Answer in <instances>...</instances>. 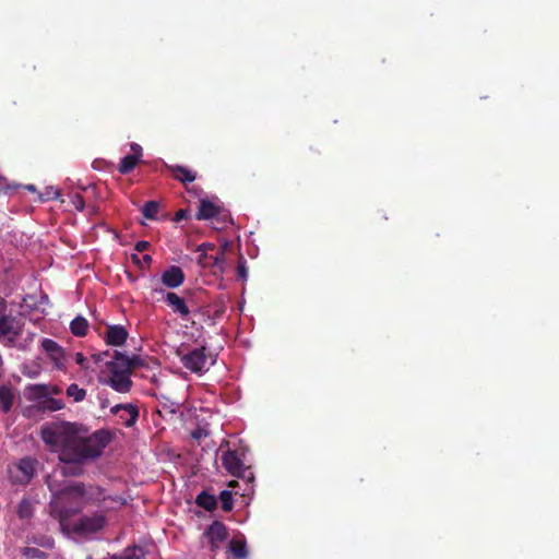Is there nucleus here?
Here are the masks:
<instances>
[{"label": "nucleus", "instance_id": "nucleus-44", "mask_svg": "<svg viewBox=\"0 0 559 559\" xmlns=\"http://www.w3.org/2000/svg\"><path fill=\"white\" fill-rule=\"evenodd\" d=\"M237 274L240 278L246 280L247 278V269L245 266V262H240L237 267Z\"/></svg>", "mask_w": 559, "mask_h": 559}, {"label": "nucleus", "instance_id": "nucleus-43", "mask_svg": "<svg viewBox=\"0 0 559 559\" xmlns=\"http://www.w3.org/2000/svg\"><path fill=\"white\" fill-rule=\"evenodd\" d=\"M150 242L148 241H145V240H140L135 243L134 246V249L138 251V252H144L146 251L148 248H150Z\"/></svg>", "mask_w": 559, "mask_h": 559}, {"label": "nucleus", "instance_id": "nucleus-42", "mask_svg": "<svg viewBox=\"0 0 559 559\" xmlns=\"http://www.w3.org/2000/svg\"><path fill=\"white\" fill-rule=\"evenodd\" d=\"M189 215V211L186 210V209H180L179 211L176 212L175 216H174V221L175 222H180L185 218H187Z\"/></svg>", "mask_w": 559, "mask_h": 559}, {"label": "nucleus", "instance_id": "nucleus-25", "mask_svg": "<svg viewBox=\"0 0 559 559\" xmlns=\"http://www.w3.org/2000/svg\"><path fill=\"white\" fill-rule=\"evenodd\" d=\"M122 360L124 361L126 366L129 368L131 373L134 370L145 366V360L138 355H132L130 357V356H127L126 354H122Z\"/></svg>", "mask_w": 559, "mask_h": 559}, {"label": "nucleus", "instance_id": "nucleus-48", "mask_svg": "<svg viewBox=\"0 0 559 559\" xmlns=\"http://www.w3.org/2000/svg\"><path fill=\"white\" fill-rule=\"evenodd\" d=\"M61 392V390L58 388V386H52L50 390H49V394L50 393H53V394H59Z\"/></svg>", "mask_w": 559, "mask_h": 559}, {"label": "nucleus", "instance_id": "nucleus-6", "mask_svg": "<svg viewBox=\"0 0 559 559\" xmlns=\"http://www.w3.org/2000/svg\"><path fill=\"white\" fill-rule=\"evenodd\" d=\"M195 218L199 221L216 219L223 225L230 222L229 213L222 205L206 199L200 201Z\"/></svg>", "mask_w": 559, "mask_h": 559}, {"label": "nucleus", "instance_id": "nucleus-47", "mask_svg": "<svg viewBox=\"0 0 559 559\" xmlns=\"http://www.w3.org/2000/svg\"><path fill=\"white\" fill-rule=\"evenodd\" d=\"M131 258H132V261H133L136 265L141 266V259L139 258V255H138V254H132V257H131Z\"/></svg>", "mask_w": 559, "mask_h": 559}, {"label": "nucleus", "instance_id": "nucleus-7", "mask_svg": "<svg viewBox=\"0 0 559 559\" xmlns=\"http://www.w3.org/2000/svg\"><path fill=\"white\" fill-rule=\"evenodd\" d=\"M22 329L19 320L11 314L0 317V342L12 347L15 340L21 335Z\"/></svg>", "mask_w": 559, "mask_h": 559}, {"label": "nucleus", "instance_id": "nucleus-36", "mask_svg": "<svg viewBox=\"0 0 559 559\" xmlns=\"http://www.w3.org/2000/svg\"><path fill=\"white\" fill-rule=\"evenodd\" d=\"M74 359H75V362L84 370H88L91 367L90 365L87 364L88 359L82 354V353H76L74 355Z\"/></svg>", "mask_w": 559, "mask_h": 559}, {"label": "nucleus", "instance_id": "nucleus-41", "mask_svg": "<svg viewBox=\"0 0 559 559\" xmlns=\"http://www.w3.org/2000/svg\"><path fill=\"white\" fill-rule=\"evenodd\" d=\"M199 264L203 267L210 266V254L206 252H200Z\"/></svg>", "mask_w": 559, "mask_h": 559}, {"label": "nucleus", "instance_id": "nucleus-15", "mask_svg": "<svg viewBox=\"0 0 559 559\" xmlns=\"http://www.w3.org/2000/svg\"><path fill=\"white\" fill-rule=\"evenodd\" d=\"M165 301L173 309V311L178 313L182 319H186L190 314V309L188 308L185 299L176 293H166Z\"/></svg>", "mask_w": 559, "mask_h": 559}, {"label": "nucleus", "instance_id": "nucleus-35", "mask_svg": "<svg viewBox=\"0 0 559 559\" xmlns=\"http://www.w3.org/2000/svg\"><path fill=\"white\" fill-rule=\"evenodd\" d=\"M34 395L38 399H46L49 396V388L45 384H36L32 388Z\"/></svg>", "mask_w": 559, "mask_h": 559}, {"label": "nucleus", "instance_id": "nucleus-1", "mask_svg": "<svg viewBox=\"0 0 559 559\" xmlns=\"http://www.w3.org/2000/svg\"><path fill=\"white\" fill-rule=\"evenodd\" d=\"M79 432L81 427L69 421L49 423L40 428L41 440L59 453L62 463L71 462L67 455L74 451Z\"/></svg>", "mask_w": 559, "mask_h": 559}, {"label": "nucleus", "instance_id": "nucleus-17", "mask_svg": "<svg viewBox=\"0 0 559 559\" xmlns=\"http://www.w3.org/2000/svg\"><path fill=\"white\" fill-rule=\"evenodd\" d=\"M167 169L171 173L174 179L182 182L190 183L197 179V173L181 165H166Z\"/></svg>", "mask_w": 559, "mask_h": 559}, {"label": "nucleus", "instance_id": "nucleus-31", "mask_svg": "<svg viewBox=\"0 0 559 559\" xmlns=\"http://www.w3.org/2000/svg\"><path fill=\"white\" fill-rule=\"evenodd\" d=\"M60 191L55 187H47L41 193H39V201L46 202L58 199Z\"/></svg>", "mask_w": 559, "mask_h": 559}, {"label": "nucleus", "instance_id": "nucleus-8", "mask_svg": "<svg viewBox=\"0 0 559 559\" xmlns=\"http://www.w3.org/2000/svg\"><path fill=\"white\" fill-rule=\"evenodd\" d=\"M106 524V518L102 513L83 515L72 526L71 531L79 535H86L99 532Z\"/></svg>", "mask_w": 559, "mask_h": 559}, {"label": "nucleus", "instance_id": "nucleus-2", "mask_svg": "<svg viewBox=\"0 0 559 559\" xmlns=\"http://www.w3.org/2000/svg\"><path fill=\"white\" fill-rule=\"evenodd\" d=\"M131 374L122 360V353L115 350L111 360H107L100 369L98 381L118 393H129L133 386Z\"/></svg>", "mask_w": 559, "mask_h": 559}, {"label": "nucleus", "instance_id": "nucleus-28", "mask_svg": "<svg viewBox=\"0 0 559 559\" xmlns=\"http://www.w3.org/2000/svg\"><path fill=\"white\" fill-rule=\"evenodd\" d=\"M67 395L72 397L74 402H81L86 396V391L76 383H72L67 388Z\"/></svg>", "mask_w": 559, "mask_h": 559}, {"label": "nucleus", "instance_id": "nucleus-52", "mask_svg": "<svg viewBox=\"0 0 559 559\" xmlns=\"http://www.w3.org/2000/svg\"><path fill=\"white\" fill-rule=\"evenodd\" d=\"M154 292L155 293H159V294H164L165 293L164 289H157V288H155Z\"/></svg>", "mask_w": 559, "mask_h": 559}, {"label": "nucleus", "instance_id": "nucleus-24", "mask_svg": "<svg viewBox=\"0 0 559 559\" xmlns=\"http://www.w3.org/2000/svg\"><path fill=\"white\" fill-rule=\"evenodd\" d=\"M64 407V403L62 400H58L51 396L44 399L40 403V409L56 412L60 411Z\"/></svg>", "mask_w": 559, "mask_h": 559}, {"label": "nucleus", "instance_id": "nucleus-16", "mask_svg": "<svg viewBox=\"0 0 559 559\" xmlns=\"http://www.w3.org/2000/svg\"><path fill=\"white\" fill-rule=\"evenodd\" d=\"M227 552L231 559H247L248 549L245 537H233L227 546Z\"/></svg>", "mask_w": 559, "mask_h": 559}, {"label": "nucleus", "instance_id": "nucleus-9", "mask_svg": "<svg viewBox=\"0 0 559 559\" xmlns=\"http://www.w3.org/2000/svg\"><path fill=\"white\" fill-rule=\"evenodd\" d=\"M40 347L51 360L56 369H66V353L57 342L51 338H44L40 343Z\"/></svg>", "mask_w": 559, "mask_h": 559}, {"label": "nucleus", "instance_id": "nucleus-20", "mask_svg": "<svg viewBox=\"0 0 559 559\" xmlns=\"http://www.w3.org/2000/svg\"><path fill=\"white\" fill-rule=\"evenodd\" d=\"M14 402V394L12 389L7 385L0 386V406L3 413H8Z\"/></svg>", "mask_w": 559, "mask_h": 559}, {"label": "nucleus", "instance_id": "nucleus-26", "mask_svg": "<svg viewBox=\"0 0 559 559\" xmlns=\"http://www.w3.org/2000/svg\"><path fill=\"white\" fill-rule=\"evenodd\" d=\"M159 210L157 201H147L142 207V214L147 219H155Z\"/></svg>", "mask_w": 559, "mask_h": 559}, {"label": "nucleus", "instance_id": "nucleus-12", "mask_svg": "<svg viewBox=\"0 0 559 559\" xmlns=\"http://www.w3.org/2000/svg\"><path fill=\"white\" fill-rule=\"evenodd\" d=\"M110 412L115 415L120 414L124 426L132 427L139 418V408L133 404H117Z\"/></svg>", "mask_w": 559, "mask_h": 559}, {"label": "nucleus", "instance_id": "nucleus-37", "mask_svg": "<svg viewBox=\"0 0 559 559\" xmlns=\"http://www.w3.org/2000/svg\"><path fill=\"white\" fill-rule=\"evenodd\" d=\"M227 248V242L224 243V246H222L217 251L216 253L214 254L215 255V261H217L221 266H223L224 264V261H225V250Z\"/></svg>", "mask_w": 559, "mask_h": 559}, {"label": "nucleus", "instance_id": "nucleus-40", "mask_svg": "<svg viewBox=\"0 0 559 559\" xmlns=\"http://www.w3.org/2000/svg\"><path fill=\"white\" fill-rule=\"evenodd\" d=\"M215 250V245L211 242H203L200 246H198L197 251L198 252H209Z\"/></svg>", "mask_w": 559, "mask_h": 559}, {"label": "nucleus", "instance_id": "nucleus-38", "mask_svg": "<svg viewBox=\"0 0 559 559\" xmlns=\"http://www.w3.org/2000/svg\"><path fill=\"white\" fill-rule=\"evenodd\" d=\"M108 356H109V350H105V352H99V353H95V354L91 355V359L95 364H99V362L104 361V359Z\"/></svg>", "mask_w": 559, "mask_h": 559}, {"label": "nucleus", "instance_id": "nucleus-4", "mask_svg": "<svg viewBox=\"0 0 559 559\" xmlns=\"http://www.w3.org/2000/svg\"><path fill=\"white\" fill-rule=\"evenodd\" d=\"M218 452H222V465L234 477L243 478L248 467L245 465L242 455L237 450L229 449V442H223Z\"/></svg>", "mask_w": 559, "mask_h": 559}, {"label": "nucleus", "instance_id": "nucleus-27", "mask_svg": "<svg viewBox=\"0 0 559 559\" xmlns=\"http://www.w3.org/2000/svg\"><path fill=\"white\" fill-rule=\"evenodd\" d=\"M83 463H64L61 467V474L63 476H81L83 474Z\"/></svg>", "mask_w": 559, "mask_h": 559}, {"label": "nucleus", "instance_id": "nucleus-18", "mask_svg": "<svg viewBox=\"0 0 559 559\" xmlns=\"http://www.w3.org/2000/svg\"><path fill=\"white\" fill-rule=\"evenodd\" d=\"M70 331L75 336H85L88 331L87 320L82 316L75 317L70 323Z\"/></svg>", "mask_w": 559, "mask_h": 559}, {"label": "nucleus", "instance_id": "nucleus-14", "mask_svg": "<svg viewBox=\"0 0 559 559\" xmlns=\"http://www.w3.org/2000/svg\"><path fill=\"white\" fill-rule=\"evenodd\" d=\"M49 508L50 514L59 521L61 531L64 533H69L70 530L68 528L67 522L76 512V510L59 507L58 501L50 503Z\"/></svg>", "mask_w": 559, "mask_h": 559}, {"label": "nucleus", "instance_id": "nucleus-13", "mask_svg": "<svg viewBox=\"0 0 559 559\" xmlns=\"http://www.w3.org/2000/svg\"><path fill=\"white\" fill-rule=\"evenodd\" d=\"M183 282L185 273L179 266L173 265L162 274V283L168 288H177L181 286Z\"/></svg>", "mask_w": 559, "mask_h": 559}, {"label": "nucleus", "instance_id": "nucleus-22", "mask_svg": "<svg viewBox=\"0 0 559 559\" xmlns=\"http://www.w3.org/2000/svg\"><path fill=\"white\" fill-rule=\"evenodd\" d=\"M35 461L31 457H23L17 464V468L23 473L24 479L29 480L35 473Z\"/></svg>", "mask_w": 559, "mask_h": 559}, {"label": "nucleus", "instance_id": "nucleus-19", "mask_svg": "<svg viewBox=\"0 0 559 559\" xmlns=\"http://www.w3.org/2000/svg\"><path fill=\"white\" fill-rule=\"evenodd\" d=\"M195 503L206 511H213L217 507L216 498L205 490L197 496Z\"/></svg>", "mask_w": 559, "mask_h": 559}, {"label": "nucleus", "instance_id": "nucleus-34", "mask_svg": "<svg viewBox=\"0 0 559 559\" xmlns=\"http://www.w3.org/2000/svg\"><path fill=\"white\" fill-rule=\"evenodd\" d=\"M70 202L76 211L82 212L85 207V202L80 193H73L70 195Z\"/></svg>", "mask_w": 559, "mask_h": 559}, {"label": "nucleus", "instance_id": "nucleus-33", "mask_svg": "<svg viewBox=\"0 0 559 559\" xmlns=\"http://www.w3.org/2000/svg\"><path fill=\"white\" fill-rule=\"evenodd\" d=\"M24 556L27 557V558H38V559H46L47 558V555L39 550L38 548H34V547H26L23 551Z\"/></svg>", "mask_w": 559, "mask_h": 559}, {"label": "nucleus", "instance_id": "nucleus-11", "mask_svg": "<svg viewBox=\"0 0 559 559\" xmlns=\"http://www.w3.org/2000/svg\"><path fill=\"white\" fill-rule=\"evenodd\" d=\"M129 336L128 330L120 324L108 325L103 336L105 343L110 346H122Z\"/></svg>", "mask_w": 559, "mask_h": 559}, {"label": "nucleus", "instance_id": "nucleus-21", "mask_svg": "<svg viewBox=\"0 0 559 559\" xmlns=\"http://www.w3.org/2000/svg\"><path fill=\"white\" fill-rule=\"evenodd\" d=\"M140 163V159L136 158V156H133L131 154L124 156L121 158L119 165H118V171L121 175H127L131 173L135 166Z\"/></svg>", "mask_w": 559, "mask_h": 559}, {"label": "nucleus", "instance_id": "nucleus-23", "mask_svg": "<svg viewBox=\"0 0 559 559\" xmlns=\"http://www.w3.org/2000/svg\"><path fill=\"white\" fill-rule=\"evenodd\" d=\"M112 559H144V551L138 546L128 547L120 556H114Z\"/></svg>", "mask_w": 559, "mask_h": 559}, {"label": "nucleus", "instance_id": "nucleus-30", "mask_svg": "<svg viewBox=\"0 0 559 559\" xmlns=\"http://www.w3.org/2000/svg\"><path fill=\"white\" fill-rule=\"evenodd\" d=\"M60 492L62 495H75L78 497H83L85 493V487H84V484L78 483V484L64 487Z\"/></svg>", "mask_w": 559, "mask_h": 559}, {"label": "nucleus", "instance_id": "nucleus-51", "mask_svg": "<svg viewBox=\"0 0 559 559\" xmlns=\"http://www.w3.org/2000/svg\"><path fill=\"white\" fill-rule=\"evenodd\" d=\"M236 485H237V481H236V480H231V481L228 484V486H229V487H235Z\"/></svg>", "mask_w": 559, "mask_h": 559}, {"label": "nucleus", "instance_id": "nucleus-46", "mask_svg": "<svg viewBox=\"0 0 559 559\" xmlns=\"http://www.w3.org/2000/svg\"><path fill=\"white\" fill-rule=\"evenodd\" d=\"M209 267L222 269L221 264L217 261H215V255L214 254H210V266Z\"/></svg>", "mask_w": 559, "mask_h": 559}, {"label": "nucleus", "instance_id": "nucleus-5", "mask_svg": "<svg viewBox=\"0 0 559 559\" xmlns=\"http://www.w3.org/2000/svg\"><path fill=\"white\" fill-rule=\"evenodd\" d=\"M204 346L194 348L186 354L179 353L183 367L194 373H203L209 370L214 361L209 362V356Z\"/></svg>", "mask_w": 559, "mask_h": 559}, {"label": "nucleus", "instance_id": "nucleus-10", "mask_svg": "<svg viewBox=\"0 0 559 559\" xmlns=\"http://www.w3.org/2000/svg\"><path fill=\"white\" fill-rule=\"evenodd\" d=\"M205 536L209 539L210 548L216 551L221 544L228 537V531L223 522L214 521L205 531Z\"/></svg>", "mask_w": 559, "mask_h": 559}, {"label": "nucleus", "instance_id": "nucleus-29", "mask_svg": "<svg viewBox=\"0 0 559 559\" xmlns=\"http://www.w3.org/2000/svg\"><path fill=\"white\" fill-rule=\"evenodd\" d=\"M219 500H221V503H222V509L225 512H229V511L233 510V508H234V500H233V495H231L230 491L223 490L219 493Z\"/></svg>", "mask_w": 559, "mask_h": 559}, {"label": "nucleus", "instance_id": "nucleus-45", "mask_svg": "<svg viewBox=\"0 0 559 559\" xmlns=\"http://www.w3.org/2000/svg\"><path fill=\"white\" fill-rule=\"evenodd\" d=\"M152 263V257L150 254H144L141 259V266L144 264L148 266Z\"/></svg>", "mask_w": 559, "mask_h": 559}, {"label": "nucleus", "instance_id": "nucleus-39", "mask_svg": "<svg viewBox=\"0 0 559 559\" xmlns=\"http://www.w3.org/2000/svg\"><path fill=\"white\" fill-rule=\"evenodd\" d=\"M130 148L132 151L131 155L136 156V158L141 160L143 152L142 146L138 143H131Z\"/></svg>", "mask_w": 559, "mask_h": 559}, {"label": "nucleus", "instance_id": "nucleus-50", "mask_svg": "<svg viewBox=\"0 0 559 559\" xmlns=\"http://www.w3.org/2000/svg\"><path fill=\"white\" fill-rule=\"evenodd\" d=\"M192 436H193V438L198 439V438H200V436H201V431H194V432L192 433Z\"/></svg>", "mask_w": 559, "mask_h": 559}, {"label": "nucleus", "instance_id": "nucleus-32", "mask_svg": "<svg viewBox=\"0 0 559 559\" xmlns=\"http://www.w3.org/2000/svg\"><path fill=\"white\" fill-rule=\"evenodd\" d=\"M31 513H32L31 503L26 499H23L19 503V507H17V514H19V516L21 519H26V518L31 516Z\"/></svg>", "mask_w": 559, "mask_h": 559}, {"label": "nucleus", "instance_id": "nucleus-49", "mask_svg": "<svg viewBox=\"0 0 559 559\" xmlns=\"http://www.w3.org/2000/svg\"><path fill=\"white\" fill-rule=\"evenodd\" d=\"M25 188L31 191V192H35L36 191V187L34 185H27L25 186Z\"/></svg>", "mask_w": 559, "mask_h": 559}, {"label": "nucleus", "instance_id": "nucleus-3", "mask_svg": "<svg viewBox=\"0 0 559 559\" xmlns=\"http://www.w3.org/2000/svg\"><path fill=\"white\" fill-rule=\"evenodd\" d=\"M111 439V433L105 429L96 430L87 437H82L79 433L74 451H71L67 457L70 459V463H84L88 460H95L103 454Z\"/></svg>", "mask_w": 559, "mask_h": 559}]
</instances>
